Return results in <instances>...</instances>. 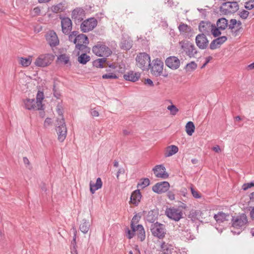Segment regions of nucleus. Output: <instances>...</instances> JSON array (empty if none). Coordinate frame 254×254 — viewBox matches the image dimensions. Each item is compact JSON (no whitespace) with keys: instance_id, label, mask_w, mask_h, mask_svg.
Masks as SVG:
<instances>
[{"instance_id":"obj_1","label":"nucleus","mask_w":254,"mask_h":254,"mask_svg":"<svg viewBox=\"0 0 254 254\" xmlns=\"http://www.w3.org/2000/svg\"><path fill=\"white\" fill-rule=\"evenodd\" d=\"M182 54H185L189 58H196L198 50L194 44L187 41H181L179 42Z\"/></svg>"},{"instance_id":"obj_2","label":"nucleus","mask_w":254,"mask_h":254,"mask_svg":"<svg viewBox=\"0 0 254 254\" xmlns=\"http://www.w3.org/2000/svg\"><path fill=\"white\" fill-rule=\"evenodd\" d=\"M136 65L142 70H148L151 64L150 57L146 53H140L136 58Z\"/></svg>"},{"instance_id":"obj_3","label":"nucleus","mask_w":254,"mask_h":254,"mask_svg":"<svg viewBox=\"0 0 254 254\" xmlns=\"http://www.w3.org/2000/svg\"><path fill=\"white\" fill-rule=\"evenodd\" d=\"M150 230L152 235L159 239H163L166 234L165 226L158 222L151 224Z\"/></svg>"},{"instance_id":"obj_4","label":"nucleus","mask_w":254,"mask_h":254,"mask_svg":"<svg viewBox=\"0 0 254 254\" xmlns=\"http://www.w3.org/2000/svg\"><path fill=\"white\" fill-rule=\"evenodd\" d=\"M239 8L238 3L236 2H225L220 7V11L223 15H230L235 13Z\"/></svg>"},{"instance_id":"obj_5","label":"nucleus","mask_w":254,"mask_h":254,"mask_svg":"<svg viewBox=\"0 0 254 254\" xmlns=\"http://www.w3.org/2000/svg\"><path fill=\"white\" fill-rule=\"evenodd\" d=\"M231 223L233 228L237 229H242L246 227L248 223V221L246 215L242 213L239 215L233 216Z\"/></svg>"},{"instance_id":"obj_6","label":"nucleus","mask_w":254,"mask_h":254,"mask_svg":"<svg viewBox=\"0 0 254 254\" xmlns=\"http://www.w3.org/2000/svg\"><path fill=\"white\" fill-rule=\"evenodd\" d=\"M164 63L158 58L153 60L149 65L151 73L156 76L161 75L163 72Z\"/></svg>"},{"instance_id":"obj_7","label":"nucleus","mask_w":254,"mask_h":254,"mask_svg":"<svg viewBox=\"0 0 254 254\" xmlns=\"http://www.w3.org/2000/svg\"><path fill=\"white\" fill-rule=\"evenodd\" d=\"M92 52L99 57H109L112 53L109 48L100 43H98L97 45L93 47Z\"/></svg>"},{"instance_id":"obj_8","label":"nucleus","mask_w":254,"mask_h":254,"mask_svg":"<svg viewBox=\"0 0 254 254\" xmlns=\"http://www.w3.org/2000/svg\"><path fill=\"white\" fill-rule=\"evenodd\" d=\"M56 130L58 135V139L63 142L66 136L67 130L64 118L58 119Z\"/></svg>"},{"instance_id":"obj_9","label":"nucleus","mask_w":254,"mask_h":254,"mask_svg":"<svg viewBox=\"0 0 254 254\" xmlns=\"http://www.w3.org/2000/svg\"><path fill=\"white\" fill-rule=\"evenodd\" d=\"M54 58V56L52 54L41 55L36 60L35 64L38 66H47L53 61Z\"/></svg>"},{"instance_id":"obj_10","label":"nucleus","mask_w":254,"mask_h":254,"mask_svg":"<svg viewBox=\"0 0 254 254\" xmlns=\"http://www.w3.org/2000/svg\"><path fill=\"white\" fill-rule=\"evenodd\" d=\"M166 215L170 219L178 221L183 217V212L179 208L170 207L166 210Z\"/></svg>"},{"instance_id":"obj_11","label":"nucleus","mask_w":254,"mask_h":254,"mask_svg":"<svg viewBox=\"0 0 254 254\" xmlns=\"http://www.w3.org/2000/svg\"><path fill=\"white\" fill-rule=\"evenodd\" d=\"M97 21L94 18H90L84 20L80 25L81 30L83 32H87L93 30L97 25Z\"/></svg>"},{"instance_id":"obj_12","label":"nucleus","mask_w":254,"mask_h":254,"mask_svg":"<svg viewBox=\"0 0 254 254\" xmlns=\"http://www.w3.org/2000/svg\"><path fill=\"white\" fill-rule=\"evenodd\" d=\"M195 43L199 49L204 50L208 46L209 41L203 33L198 34L195 37Z\"/></svg>"},{"instance_id":"obj_13","label":"nucleus","mask_w":254,"mask_h":254,"mask_svg":"<svg viewBox=\"0 0 254 254\" xmlns=\"http://www.w3.org/2000/svg\"><path fill=\"white\" fill-rule=\"evenodd\" d=\"M74 40L76 41V48L79 50L84 49L86 48L85 45L88 43L87 37L82 34L77 35Z\"/></svg>"},{"instance_id":"obj_14","label":"nucleus","mask_w":254,"mask_h":254,"mask_svg":"<svg viewBox=\"0 0 254 254\" xmlns=\"http://www.w3.org/2000/svg\"><path fill=\"white\" fill-rule=\"evenodd\" d=\"M153 171L157 178L165 179L169 177V174L166 171V168L163 165H156L153 169Z\"/></svg>"},{"instance_id":"obj_15","label":"nucleus","mask_w":254,"mask_h":254,"mask_svg":"<svg viewBox=\"0 0 254 254\" xmlns=\"http://www.w3.org/2000/svg\"><path fill=\"white\" fill-rule=\"evenodd\" d=\"M170 188V184L167 182H162L156 184L153 187L152 190L157 193L166 192Z\"/></svg>"},{"instance_id":"obj_16","label":"nucleus","mask_w":254,"mask_h":254,"mask_svg":"<svg viewBox=\"0 0 254 254\" xmlns=\"http://www.w3.org/2000/svg\"><path fill=\"white\" fill-rule=\"evenodd\" d=\"M46 40L51 47H55L59 43V40L56 33L54 31H50L46 35Z\"/></svg>"},{"instance_id":"obj_17","label":"nucleus","mask_w":254,"mask_h":254,"mask_svg":"<svg viewBox=\"0 0 254 254\" xmlns=\"http://www.w3.org/2000/svg\"><path fill=\"white\" fill-rule=\"evenodd\" d=\"M165 63L168 67L172 69H177L180 65V60L175 56L167 58L165 61Z\"/></svg>"},{"instance_id":"obj_18","label":"nucleus","mask_w":254,"mask_h":254,"mask_svg":"<svg viewBox=\"0 0 254 254\" xmlns=\"http://www.w3.org/2000/svg\"><path fill=\"white\" fill-rule=\"evenodd\" d=\"M61 19V25L62 31L65 34H68L72 29V22L68 17H60Z\"/></svg>"},{"instance_id":"obj_19","label":"nucleus","mask_w":254,"mask_h":254,"mask_svg":"<svg viewBox=\"0 0 254 254\" xmlns=\"http://www.w3.org/2000/svg\"><path fill=\"white\" fill-rule=\"evenodd\" d=\"M213 25L210 22L202 21L199 24L198 29L202 33L209 35L212 30Z\"/></svg>"},{"instance_id":"obj_20","label":"nucleus","mask_w":254,"mask_h":254,"mask_svg":"<svg viewBox=\"0 0 254 254\" xmlns=\"http://www.w3.org/2000/svg\"><path fill=\"white\" fill-rule=\"evenodd\" d=\"M24 107L29 110H40L38 109V105L34 99H26L23 100Z\"/></svg>"},{"instance_id":"obj_21","label":"nucleus","mask_w":254,"mask_h":254,"mask_svg":"<svg viewBox=\"0 0 254 254\" xmlns=\"http://www.w3.org/2000/svg\"><path fill=\"white\" fill-rule=\"evenodd\" d=\"M140 77V74L139 72L129 71L124 75V78L126 80L135 82L137 81Z\"/></svg>"},{"instance_id":"obj_22","label":"nucleus","mask_w":254,"mask_h":254,"mask_svg":"<svg viewBox=\"0 0 254 254\" xmlns=\"http://www.w3.org/2000/svg\"><path fill=\"white\" fill-rule=\"evenodd\" d=\"M227 38L226 36H221L213 40L210 44V49L215 50L220 47L223 44Z\"/></svg>"},{"instance_id":"obj_23","label":"nucleus","mask_w":254,"mask_h":254,"mask_svg":"<svg viewBox=\"0 0 254 254\" xmlns=\"http://www.w3.org/2000/svg\"><path fill=\"white\" fill-rule=\"evenodd\" d=\"M242 22L240 21H237L235 19H232L230 20L229 23H228V27L232 32H237L241 28Z\"/></svg>"},{"instance_id":"obj_24","label":"nucleus","mask_w":254,"mask_h":254,"mask_svg":"<svg viewBox=\"0 0 254 254\" xmlns=\"http://www.w3.org/2000/svg\"><path fill=\"white\" fill-rule=\"evenodd\" d=\"M84 16V10L81 8H76L72 12V18L78 20L83 19Z\"/></svg>"},{"instance_id":"obj_25","label":"nucleus","mask_w":254,"mask_h":254,"mask_svg":"<svg viewBox=\"0 0 254 254\" xmlns=\"http://www.w3.org/2000/svg\"><path fill=\"white\" fill-rule=\"evenodd\" d=\"M178 150V147L176 145L169 146L165 148L164 155L166 157L171 156L177 153Z\"/></svg>"},{"instance_id":"obj_26","label":"nucleus","mask_w":254,"mask_h":254,"mask_svg":"<svg viewBox=\"0 0 254 254\" xmlns=\"http://www.w3.org/2000/svg\"><path fill=\"white\" fill-rule=\"evenodd\" d=\"M90 227V224L89 220L84 219L80 222L79 229L82 233L86 234L89 231Z\"/></svg>"},{"instance_id":"obj_27","label":"nucleus","mask_w":254,"mask_h":254,"mask_svg":"<svg viewBox=\"0 0 254 254\" xmlns=\"http://www.w3.org/2000/svg\"><path fill=\"white\" fill-rule=\"evenodd\" d=\"M141 197V195L139 190L134 191L130 196V202L136 205L139 202Z\"/></svg>"},{"instance_id":"obj_28","label":"nucleus","mask_w":254,"mask_h":254,"mask_svg":"<svg viewBox=\"0 0 254 254\" xmlns=\"http://www.w3.org/2000/svg\"><path fill=\"white\" fill-rule=\"evenodd\" d=\"M102 186V182L101 181V178H98L96 180V183L95 184H92V182L90 183V190L91 192L93 194L95 191L101 188Z\"/></svg>"},{"instance_id":"obj_29","label":"nucleus","mask_w":254,"mask_h":254,"mask_svg":"<svg viewBox=\"0 0 254 254\" xmlns=\"http://www.w3.org/2000/svg\"><path fill=\"white\" fill-rule=\"evenodd\" d=\"M178 29L181 33L189 36V33L192 31L191 28L186 24L181 23L178 26Z\"/></svg>"},{"instance_id":"obj_30","label":"nucleus","mask_w":254,"mask_h":254,"mask_svg":"<svg viewBox=\"0 0 254 254\" xmlns=\"http://www.w3.org/2000/svg\"><path fill=\"white\" fill-rule=\"evenodd\" d=\"M135 232H137L138 235V238L141 241H143L145 237V231L141 225H137L135 226Z\"/></svg>"},{"instance_id":"obj_31","label":"nucleus","mask_w":254,"mask_h":254,"mask_svg":"<svg viewBox=\"0 0 254 254\" xmlns=\"http://www.w3.org/2000/svg\"><path fill=\"white\" fill-rule=\"evenodd\" d=\"M216 24L219 29L223 30L228 27V20L225 18H221L217 20Z\"/></svg>"},{"instance_id":"obj_32","label":"nucleus","mask_w":254,"mask_h":254,"mask_svg":"<svg viewBox=\"0 0 254 254\" xmlns=\"http://www.w3.org/2000/svg\"><path fill=\"white\" fill-rule=\"evenodd\" d=\"M44 99V94L42 92L38 91L36 96V104L38 105V109H43L42 101Z\"/></svg>"},{"instance_id":"obj_33","label":"nucleus","mask_w":254,"mask_h":254,"mask_svg":"<svg viewBox=\"0 0 254 254\" xmlns=\"http://www.w3.org/2000/svg\"><path fill=\"white\" fill-rule=\"evenodd\" d=\"M229 216L228 215L221 212L217 214H215L214 216V219L218 223H221L227 220V217Z\"/></svg>"},{"instance_id":"obj_34","label":"nucleus","mask_w":254,"mask_h":254,"mask_svg":"<svg viewBox=\"0 0 254 254\" xmlns=\"http://www.w3.org/2000/svg\"><path fill=\"white\" fill-rule=\"evenodd\" d=\"M157 217L158 215L156 212L151 211L148 212L146 216V220L148 222L153 224L154 223V222L157 220Z\"/></svg>"},{"instance_id":"obj_35","label":"nucleus","mask_w":254,"mask_h":254,"mask_svg":"<svg viewBox=\"0 0 254 254\" xmlns=\"http://www.w3.org/2000/svg\"><path fill=\"white\" fill-rule=\"evenodd\" d=\"M195 127L192 122H189L186 125V131L189 135H191L194 131Z\"/></svg>"},{"instance_id":"obj_36","label":"nucleus","mask_w":254,"mask_h":254,"mask_svg":"<svg viewBox=\"0 0 254 254\" xmlns=\"http://www.w3.org/2000/svg\"><path fill=\"white\" fill-rule=\"evenodd\" d=\"M90 60V56H88L86 54L83 53L81 54L78 57V62L82 64H86Z\"/></svg>"},{"instance_id":"obj_37","label":"nucleus","mask_w":254,"mask_h":254,"mask_svg":"<svg viewBox=\"0 0 254 254\" xmlns=\"http://www.w3.org/2000/svg\"><path fill=\"white\" fill-rule=\"evenodd\" d=\"M32 62V57H28L27 58H20L19 60V63L23 66L27 67L29 66Z\"/></svg>"},{"instance_id":"obj_38","label":"nucleus","mask_w":254,"mask_h":254,"mask_svg":"<svg viewBox=\"0 0 254 254\" xmlns=\"http://www.w3.org/2000/svg\"><path fill=\"white\" fill-rule=\"evenodd\" d=\"M64 6L62 3H60L57 5H53L51 7L52 11L55 13H59L62 12L64 10Z\"/></svg>"},{"instance_id":"obj_39","label":"nucleus","mask_w":254,"mask_h":254,"mask_svg":"<svg viewBox=\"0 0 254 254\" xmlns=\"http://www.w3.org/2000/svg\"><path fill=\"white\" fill-rule=\"evenodd\" d=\"M121 47L125 50H129L132 47V43L129 41L123 40L121 43Z\"/></svg>"},{"instance_id":"obj_40","label":"nucleus","mask_w":254,"mask_h":254,"mask_svg":"<svg viewBox=\"0 0 254 254\" xmlns=\"http://www.w3.org/2000/svg\"><path fill=\"white\" fill-rule=\"evenodd\" d=\"M170 102L171 103V105L167 107V109L170 111L171 115L175 116L179 112V109L172 104L171 101Z\"/></svg>"},{"instance_id":"obj_41","label":"nucleus","mask_w":254,"mask_h":254,"mask_svg":"<svg viewBox=\"0 0 254 254\" xmlns=\"http://www.w3.org/2000/svg\"><path fill=\"white\" fill-rule=\"evenodd\" d=\"M197 67V64L194 62H191L186 66V69L188 71H192Z\"/></svg>"},{"instance_id":"obj_42","label":"nucleus","mask_w":254,"mask_h":254,"mask_svg":"<svg viewBox=\"0 0 254 254\" xmlns=\"http://www.w3.org/2000/svg\"><path fill=\"white\" fill-rule=\"evenodd\" d=\"M58 59L60 62L63 63L64 64H68L69 61V56L66 54L61 55Z\"/></svg>"},{"instance_id":"obj_43","label":"nucleus","mask_w":254,"mask_h":254,"mask_svg":"<svg viewBox=\"0 0 254 254\" xmlns=\"http://www.w3.org/2000/svg\"><path fill=\"white\" fill-rule=\"evenodd\" d=\"M149 180L147 178H145L142 180V181L141 183L138 184L137 187L143 189L149 186Z\"/></svg>"},{"instance_id":"obj_44","label":"nucleus","mask_w":254,"mask_h":254,"mask_svg":"<svg viewBox=\"0 0 254 254\" xmlns=\"http://www.w3.org/2000/svg\"><path fill=\"white\" fill-rule=\"evenodd\" d=\"M220 29H219L218 27H216L215 25H213L212 30L211 31L210 33H211L214 37H217L221 35V33L220 31Z\"/></svg>"},{"instance_id":"obj_45","label":"nucleus","mask_w":254,"mask_h":254,"mask_svg":"<svg viewBox=\"0 0 254 254\" xmlns=\"http://www.w3.org/2000/svg\"><path fill=\"white\" fill-rule=\"evenodd\" d=\"M131 228L132 230H128L127 237L129 239H131L134 236V233L135 232V226L134 225H131Z\"/></svg>"},{"instance_id":"obj_46","label":"nucleus","mask_w":254,"mask_h":254,"mask_svg":"<svg viewBox=\"0 0 254 254\" xmlns=\"http://www.w3.org/2000/svg\"><path fill=\"white\" fill-rule=\"evenodd\" d=\"M102 78L103 79H112L118 78V76L116 74H115L113 73H108L103 74L102 75Z\"/></svg>"},{"instance_id":"obj_47","label":"nucleus","mask_w":254,"mask_h":254,"mask_svg":"<svg viewBox=\"0 0 254 254\" xmlns=\"http://www.w3.org/2000/svg\"><path fill=\"white\" fill-rule=\"evenodd\" d=\"M56 111L59 114L60 118L59 119L64 118L63 116V107L61 104H58L56 107Z\"/></svg>"},{"instance_id":"obj_48","label":"nucleus","mask_w":254,"mask_h":254,"mask_svg":"<svg viewBox=\"0 0 254 254\" xmlns=\"http://www.w3.org/2000/svg\"><path fill=\"white\" fill-rule=\"evenodd\" d=\"M245 7L249 10L253 9L254 7V0H250L246 2Z\"/></svg>"},{"instance_id":"obj_49","label":"nucleus","mask_w":254,"mask_h":254,"mask_svg":"<svg viewBox=\"0 0 254 254\" xmlns=\"http://www.w3.org/2000/svg\"><path fill=\"white\" fill-rule=\"evenodd\" d=\"M249 14V12L247 10L244 9L239 12V15L243 19H246L248 17Z\"/></svg>"},{"instance_id":"obj_50","label":"nucleus","mask_w":254,"mask_h":254,"mask_svg":"<svg viewBox=\"0 0 254 254\" xmlns=\"http://www.w3.org/2000/svg\"><path fill=\"white\" fill-rule=\"evenodd\" d=\"M77 34L78 32L77 31H73L68 37L69 40L71 42H73L75 44H76V41L74 39H76Z\"/></svg>"},{"instance_id":"obj_51","label":"nucleus","mask_w":254,"mask_h":254,"mask_svg":"<svg viewBox=\"0 0 254 254\" xmlns=\"http://www.w3.org/2000/svg\"><path fill=\"white\" fill-rule=\"evenodd\" d=\"M190 190L193 197L196 198H199L201 197V195L197 190H195L192 188H190Z\"/></svg>"},{"instance_id":"obj_52","label":"nucleus","mask_w":254,"mask_h":254,"mask_svg":"<svg viewBox=\"0 0 254 254\" xmlns=\"http://www.w3.org/2000/svg\"><path fill=\"white\" fill-rule=\"evenodd\" d=\"M253 187H254V181L244 184L243 186V189L244 190H247Z\"/></svg>"},{"instance_id":"obj_53","label":"nucleus","mask_w":254,"mask_h":254,"mask_svg":"<svg viewBox=\"0 0 254 254\" xmlns=\"http://www.w3.org/2000/svg\"><path fill=\"white\" fill-rule=\"evenodd\" d=\"M73 232H74V236L73 238V240L71 242V247H72V248L76 247V230L75 229H73Z\"/></svg>"},{"instance_id":"obj_54","label":"nucleus","mask_w":254,"mask_h":254,"mask_svg":"<svg viewBox=\"0 0 254 254\" xmlns=\"http://www.w3.org/2000/svg\"><path fill=\"white\" fill-rule=\"evenodd\" d=\"M106 61V58H101V59H98L96 62H98L99 63V65H98V66L99 67H103V64Z\"/></svg>"},{"instance_id":"obj_55","label":"nucleus","mask_w":254,"mask_h":254,"mask_svg":"<svg viewBox=\"0 0 254 254\" xmlns=\"http://www.w3.org/2000/svg\"><path fill=\"white\" fill-rule=\"evenodd\" d=\"M140 217H138L137 215H135L133 216V217L132 219L131 222V225H134L135 226V224L137 223L139 220V218Z\"/></svg>"},{"instance_id":"obj_56","label":"nucleus","mask_w":254,"mask_h":254,"mask_svg":"<svg viewBox=\"0 0 254 254\" xmlns=\"http://www.w3.org/2000/svg\"><path fill=\"white\" fill-rule=\"evenodd\" d=\"M90 114L92 116L94 117H98L99 115L98 111L95 110V109H92L90 111Z\"/></svg>"},{"instance_id":"obj_57","label":"nucleus","mask_w":254,"mask_h":254,"mask_svg":"<svg viewBox=\"0 0 254 254\" xmlns=\"http://www.w3.org/2000/svg\"><path fill=\"white\" fill-rule=\"evenodd\" d=\"M167 196L168 198L171 200H174L175 199V194L172 191H169L167 192Z\"/></svg>"},{"instance_id":"obj_58","label":"nucleus","mask_w":254,"mask_h":254,"mask_svg":"<svg viewBox=\"0 0 254 254\" xmlns=\"http://www.w3.org/2000/svg\"><path fill=\"white\" fill-rule=\"evenodd\" d=\"M33 12L35 15H39L41 12L40 8L39 7H36L33 9Z\"/></svg>"},{"instance_id":"obj_59","label":"nucleus","mask_w":254,"mask_h":254,"mask_svg":"<svg viewBox=\"0 0 254 254\" xmlns=\"http://www.w3.org/2000/svg\"><path fill=\"white\" fill-rule=\"evenodd\" d=\"M125 173V170L123 168H120L117 172V178H119L120 174H124Z\"/></svg>"},{"instance_id":"obj_60","label":"nucleus","mask_w":254,"mask_h":254,"mask_svg":"<svg viewBox=\"0 0 254 254\" xmlns=\"http://www.w3.org/2000/svg\"><path fill=\"white\" fill-rule=\"evenodd\" d=\"M144 84H146V85H148L150 86H153V81L150 79H149V78L145 79V80L144 81Z\"/></svg>"},{"instance_id":"obj_61","label":"nucleus","mask_w":254,"mask_h":254,"mask_svg":"<svg viewBox=\"0 0 254 254\" xmlns=\"http://www.w3.org/2000/svg\"><path fill=\"white\" fill-rule=\"evenodd\" d=\"M53 90H54V96L57 98V99H59L60 98V97L61 96V94L60 93L58 92L56 89H55V87H54V89H53Z\"/></svg>"},{"instance_id":"obj_62","label":"nucleus","mask_w":254,"mask_h":254,"mask_svg":"<svg viewBox=\"0 0 254 254\" xmlns=\"http://www.w3.org/2000/svg\"><path fill=\"white\" fill-rule=\"evenodd\" d=\"M161 248L163 251L167 250H168L167 245L165 242H163L161 245Z\"/></svg>"},{"instance_id":"obj_63","label":"nucleus","mask_w":254,"mask_h":254,"mask_svg":"<svg viewBox=\"0 0 254 254\" xmlns=\"http://www.w3.org/2000/svg\"><path fill=\"white\" fill-rule=\"evenodd\" d=\"M212 150L217 153H219L220 152H221V149L219 146L218 145L213 147L212 148Z\"/></svg>"},{"instance_id":"obj_64","label":"nucleus","mask_w":254,"mask_h":254,"mask_svg":"<svg viewBox=\"0 0 254 254\" xmlns=\"http://www.w3.org/2000/svg\"><path fill=\"white\" fill-rule=\"evenodd\" d=\"M70 249H71V254H78L76 247H75V248L71 247Z\"/></svg>"}]
</instances>
